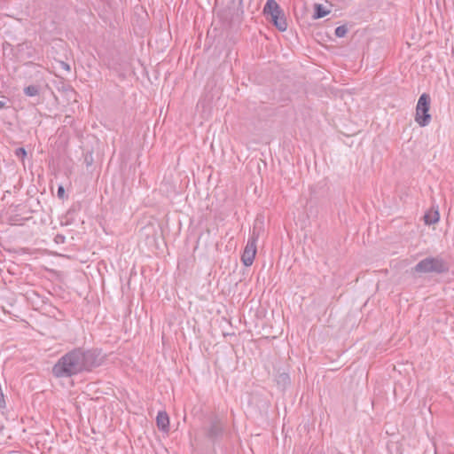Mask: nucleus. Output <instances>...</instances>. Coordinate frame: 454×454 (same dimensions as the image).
Masks as SVG:
<instances>
[{
	"label": "nucleus",
	"mask_w": 454,
	"mask_h": 454,
	"mask_svg": "<svg viewBox=\"0 0 454 454\" xmlns=\"http://www.w3.org/2000/svg\"><path fill=\"white\" fill-rule=\"evenodd\" d=\"M440 220V214L438 209L428 211L424 215V221L427 225H431L438 223Z\"/></svg>",
	"instance_id": "9"
},
{
	"label": "nucleus",
	"mask_w": 454,
	"mask_h": 454,
	"mask_svg": "<svg viewBox=\"0 0 454 454\" xmlns=\"http://www.w3.org/2000/svg\"><path fill=\"white\" fill-rule=\"evenodd\" d=\"M245 250L256 253V251H257L256 243L254 242V239L247 240V243L245 247Z\"/></svg>",
	"instance_id": "16"
},
{
	"label": "nucleus",
	"mask_w": 454,
	"mask_h": 454,
	"mask_svg": "<svg viewBox=\"0 0 454 454\" xmlns=\"http://www.w3.org/2000/svg\"><path fill=\"white\" fill-rule=\"evenodd\" d=\"M256 253L250 252L244 249L241 256V261L245 266H250L253 264Z\"/></svg>",
	"instance_id": "11"
},
{
	"label": "nucleus",
	"mask_w": 454,
	"mask_h": 454,
	"mask_svg": "<svg viewBox=\"0 0 454 454\" xmlns=\"http://www.w3.org/2000/svg\"><path fill=\"white\" fill-rule=\"evenodd\" d=\"M15 155L17 157L23 158L27 155V152L23 147L17 148L15 151Z\"/></svg>",
	"instance_id": "17"
},
{
	"label": "nucleus",
	"mask_w": 454,
	"mask_h": 454,
	"mask_svg": "<svg viewBox=\"0 0 454 454\" xmlns=\"http://www.w3.org/2000/svg\"><path fill=\"white\" fill-rule=\"evenodd\" d=\"M329 12H330L329 10H327L323 4H314V13L312 15V18L314 20H318V19L325 17Z\"/></svg>",
	"instance_id": "10"
},
{
	"label": "nucleus",
	"mask_w": 454,
	"mask_h": 454,
	"mask_svg": "<svg viewBox=\"0 0 454 454\" xmlns=\"http://www.w3.org/2000/svg\"><path fill=\"white\" fill-rule=\"evenodd\" d=\"M65 236L61 235V234H58L56 235V237L54 238V241L57 243V244H62L65 242Z\"/></svg>",
	"instance_id": "18"
},
{
	"label": "nucleus",
	"mask_w": 454,
	"mask_h": 454,
	"mask_svg": "<svg viewBox=\"0 0 454 454\" xmlns=\"http://www.w3.org/2000/svg\"><path fill=\"white\" fill-rule=\"evenodd\" d=\"M156 424L160 431L164 433L169 431V417L166 411H162L158 412Z\"/></svg>",
	"instance_id": "7"
},
{
	"label": "nucleus",
	"mask_w": 454,
	"mask_h": 454,
	"mask_svg": "<svg viewBox=\"0 0 454 454\" xmlns=\"http://www.w3.org/2000/svg\"><path fill=\"white\" fill-rule=\"evenodd\" d=\"M204 431L206 437L214 442L222 437L223 434V425L220 419L215 417L212 419L210 425L204 428Z\"/></svg>",
	"instance_id": "5"
},
{
	"label": "nucleus",
	"mask_w": 454,
	"mask_h": 454,
	"mask_svg": "<svg viewBox=\"0 0 454 454\" xmlns=\"http://www.w3.org/2000/svg\"><path fill=\"white\" fill-rule=\"evenodd\" d=\"M261 231V227H258L256 224L254 225L251 235L248 239H254V242H257L259 235Z\"/></svg>",
	"instance_id": "15"
},
{
	"label": "nucleus",
	"mask_w": 454,
	"mask_h": 454,
	"mask_svg": "<svg viewBox=\"0 0 454 454\" xmlns=\"http://www.w3.org/2000/svg\"><path fill=\"white\" fill-rule=\"evenodd\" d=\"M6 107V103L4 101H0V109Z\"/></svg>",
	"instance_id": "23"
},
{
	"label": "nucleus",
	"mask_w": 454,
	"mask_h": 454,
	"mask_svg": "<svg viewBox=\"0 0 454 454\" xmlns=\"http://www.w3.org/2000/svg\"><path fill=\"white\" fill-rule=\"evenodd\" d=\"M348 33V27L345 25L339 26L335 28L334 35L339 37H344Z\"/></svg>",
	"instance_id": "14"
},
{
	"label": "nucleus",
	"mask_w": 454,
	"mask_h": 454,
	"mask_svg": "<svg viewBox=\"0 0 454 454\" xmlns=\"http://www.w3.org/2000/svg\"><path fill=\"white\" fill-rule=\"evenodd\" d=\"M60 67L66 71H70V66L64 61L60 62Z\"/></svg>",
	"instance_id": "20"
},
{
	"label": "nucleus",
	"mask_w": 454,
	"mask_h": 454,
	"mask_svg": "<svg viewBox=\"0 0 454 454\" xmlns=\"http://www.w3.org/2000/svg\"><path fill=\"white\" fill-rule=\"evenodd\" d=\"M431 98L427 93L420 95L416 106L415 121L420 127H426L431 121L430 110Z\"/></svg>",
	"instance_id": "3"
},
{
	"label": "nucleus",
	"mask_w": 454,
	"mask_h": 454,
	"mask_svg": "<svg viewBox=\"0 0 454 454\" xmlns=\"http://www.w3.org/2000/svg\"><path fill=\"white\" fill-rule=\"evenodd\" d=\"M278 385H283V387H286L290 383V378L289 375L286 373H280L277 379Z\"/></svg>",
	"instance_id": "13"
},
{
	"label": "nucleus",
	"mask_w": 454,
	"mask_h": 454,
	"mask_svg": "<svg viewBox=\"0 0 454 454\" xmlns=\"http://www.w3.org/2000/svg\"><path fill=\"white\" fill-rule=\"evenodd\" d=\"M0 407L1 408H4L5 407L4 396V394H3V391H2L1 388H0Z\"/></svg>",
	"instance_id": "19"
},
{
	"label": "nucleus",
	"mask_w": 454,
	"mask_h": 454,
	"mask_svg": "<svg viewBox=\"0 0 454 454\" xmlns=\"http://www.w3.org/2000/svg\"><path fill=\"white\" fill-rule=\"evenodd\" d=\"M449 263L442 257H427L419 261L413 268L412 270L417 273L424 274H443L449 271Z\"/></svg>",
	"instance_id": "2"
},
{
	"label": "nucleus",
	"mask_w": 454,
	"mask_h": 454,
	"mask_svg": "<svg viewBox=\"0 0 454 454\" xmlns=\"http://www.w3.org/2000/svg\"><path fill=\"white\" fill-rule=\"evenodd\" d=\"M99 364L100 358L96 350L74 348L59 359L52 368V374L57 378L71 377Z\"/></svg>",
	"instance_id": "1"
},
{
	"label": "nucleus",
	"mask_w": 454,
	"mask_h": 454,
	"mask_svg": "<svg viewBox=\"0 0 454 454\" xmlns=\"http://www.w3.org/2000/svg\"><path fill=\"white\" fill-rule=\"evenodd\" d=\"M24 93L28 97H35L39 94V86L37 85H29L24 88Z\"/></svg>",
	"instance_id": "12"
},
{
	"label": "nucleus",
	"mask_w": 454,
	"mask_h": 454,
	"mask_svg": "<svg viewBox=\"0 0 454 454\" xmlns=\"http://www.w3.org/2000/svg\"><path fill=\"white\" fill-rule=\"evenodd\" d=\"M310 454H320L318 451H317L316 450H312Z\"/></svg>",
	"instance_id": "24"
},
{
	"label": "nucleus",
	"mask_w": 454,
	"mask_h": 454,
	"mask_svg": "<svg viewBox=\"0 0 454 454\" xmlns=\"http://www.w3.org/2000/svg\"><path fill=\"white\" fill-rule=\"evenodd\" d=\"M125 56L121 60L119 65V69L115 67V73H118V76L121 79H124L126 76L133 74V69L131 67V59H132V52L131 47H127L124 45Z\"/></svg>",
	"instance_id": "4"
},
{
	"label": "nucleus",
	"mask_w": 454,
	"mask_h": 454,
	"mask_svg": "<svg viewBox=\"0 0 454 454\" xmlns=\"http://www.w3.org/2000/svg\"><path fill=\"white\" fill-rule=\"evenodd\" d=\"M267 20L273 24V26L279 31L284 32L287 29L286 18L284 11L280 8L279 13H273Z\"/></svg>",
	"instance_id": "6"
},
{
	"label": "nucleus",
	"mask_w": 454,
	"mask_h": 454,
	"mask_svg": "<svg viewBox=\"0 0 454 454\" xmlns=\"http://www.w3.org/2000/svg\"><path fill=\"white\" fill-rule=\"evenodd\" d=\"M85 162H86L87 166L91 165V163H92V155L91 154L85 156Z\"/></svg>",
	"instance_id": "21"
},
{
	"label": "nucleus",
	"mask_w": 454,
	"mask_h": 454,
	"mask_svg": "<svg viewBox=\"0 0 454 454\" xmlns=\"http://www.w3.org/2000/svg\"><path fill=\"white\" fill-rule=\"evenodd\" d=\"M280 6L275 0H267L263 7V14L269 18L273 13H279Z\"/></svg>",
	"instance_id": "8"
},
{
	"label": "nucleus",
	"mask_w": 454,
	"mask_h": 454,
	"mask_svg": "<svg viewBox=\"0 0 454 454\" xmlns=\"http://www.w3.org/2000/svg\"><path fill=\"white\" fill-rule=\"evenodd\" d=\"M64 192H65L64 188H63L62 186H59V187L58 188V195H59V197H62V195L64 194Z\"/></svg>",
	"instance_id": "22"
}]
</instances>
